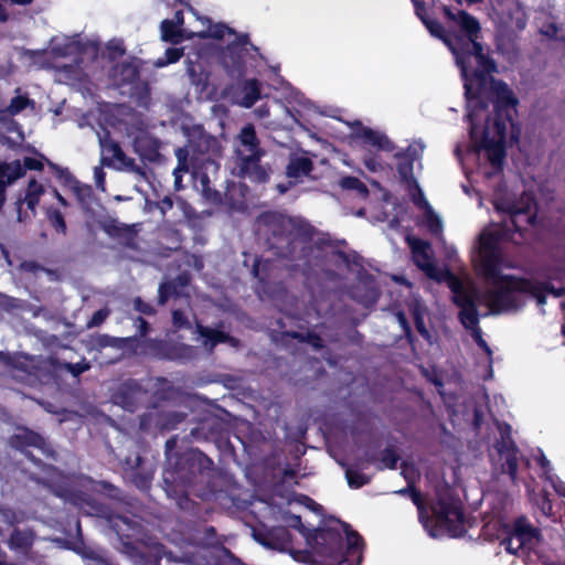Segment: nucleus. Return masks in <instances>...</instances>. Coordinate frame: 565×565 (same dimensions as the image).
<instances>
[{
    "instance_id": "obj_1",
    "label": "nucleus",
    "mask_w": 565,
    "mask_h": 565,
    "mask_svg": "<svg viewBox=\"0 0 565 565\" xmlns=\"http://www.w3.org/2000/svg\"><path fill=\"white\" fill-rule=\"evenodd\" d=\"M459 31L452 32V55L460 71L469 122V152L488 167L486 179L494 177V60L484 53L479 21L465 10L458 12Z\"/></svg>"
},
{
    "instance_id": "obj_2",
    "label": "nucleus",
    "mask_w": 565,
    "mask_h": 565,
    "mask_svg": "<svg viewBox=\"0 0 565 565\" xmlns=\"http://www.w3.org/2000/svg\"><path fill=\"white\" fill-rule=\"evenodd\" d=\"M214 462L199 449L191 448L168 456L162 472L163 490L181 510H191L190 495L207 499L216 492Z\"/></svg>"
},
{
    "instance_id": "obj_3",
    "label": "nucleus",
    "mask_w": 565,
    "mask_h": 565,
    "mask_svg": "<svg viewBox=\"0 0 565 565\" xmlns=\"http://www.w3.org/2000/svg\"><path fill=\"white\" fill-rule=\"evenodd\" d=\"M256 232L268 250L281 259L311 266L312 245L316 227L307 222L277 212H262L255 220Z\"/></svg>"
},
{
    "instance_id": "obj_4",
    "label": "nucleus",
    "mask_w": 565,
    "mask_h": 565,
    "mask_svg": "<svg viewBox=\"0 0 565 565\" xmlns=\"http://www.w3.org/2000/svg\"><path fill=\"white\" fill-rule=\"evenodd\" d=\"M396 493L411 498L418 511V519L427 526L428 522L433 519L428 515L425 500L420 491L409 483L407 487L398 490ZM434 516V527L430 530V535L437 537L440 534L447 533L451 537L462 536L466 532L465 514L459 503L455 502L451 498L439 497L431 505Z\"/></svg>"
},
{
    "instance_id": "obj_5",
    "label": "nucleus",
    "mask_w": 565,
    "mask_h": 565,
    "mask_svg": "<svg viewBox=\"0 0 565 565\" xmlns=\"http://www.w3.org/2000/svg\"><path fill=\"white\" fill-rule=\"evenodd\" d=\"M67 500L85 514L107 520L121 543L120 552L131 562L137 564L143 548L146 547V543L132 541L131 534L128 533L138 526L135 521L114 513L107 504L98 501L90 494L83 492V490L74 489L68 491Z\"/></svg>"
},
{
    "instance_id": "obj_6",
    "label": "nucleus",
    "mask_w": 565,
    "mask_h": 565,
    "mask_svg": "<svg viewBox=\"0 0 565 565\" xmlns=\"http://www.w3.org/2000/svg\"><path fill=\"white\" fill-rule=\"evenodd\" d=\"M338 526L313 529L308 533L307 541L311 545L315 542L316 552L323 557L339 564L348 561L349 556L359 555L364 545L363 537L351 525L339 519H331Z\"/></svg>"
},
{
    "instance_id": "obj_7",
    "label": "nucleus",
    "mask_w": 565,
    "mask_h": 565,
    "mask_svg": "<svg viewBox=\"0 0 565 565\" xmlns=\"http://www.w3.org/2000/svg\"><path fill=\"white\" fill-rule=\"evenodd\" d=\"M499 259L497 258V264ZM547 294L559 297L562 290H556L547 284L521 280L509 275L500 274L497 269V313L509 312L518 309L526 296L537 300L540 306L544 305Z\"/></svg>"
},
{
    "instance_id": "obj_8",
    "label": "nucleus",
    "mask_w": 565,
    "mask_h": 565,
    "mask_svg": "<svg viewBox=\"0 0 565 565\" xmlns=\"http://www.w3.org/2000/svg\"><path fill=\"white\" fill-rule=\"evenodd\" d=\"M518 106L519 98L514 92L507 84L497 82V167L505 149L520 142Z\"/></svg>"
},
{
    "instance_id": "obj_9",
    "label": "nucleus",
    "mask_w": 565,
    "mask_h": 565,
    "mask_svg": "<svg viewBox=\"0 0 565 565\" xmlns=\"http://www.w3.org/2000/svg\"><path fill=\"white\" fill-rule=\"evenodd\" d=\"M505 214V220L497 224V238L508 237L514 231L534 226L536 221V202L531 192L524 191L520 198L504 194L497 202V214Z\"/></svg>"
},
{
    "instance_id": "obj_10",
    "label": "nucleus",
    "mask_w": 565,
    "mask_h": 565,
    "mask_svg": "<svg viewBox=\"0 0 565 565\" xmlns=\"http://www.w3.org/2000/svg\"><path fill=\"white\" fill-rule=\"evenodd\" d=\"M470 257L476 276L492 285L487 291V306L494 313V221L479 233Z\"/></svg>"
},
{
    "instance_id": "obj_11",
    "label": "nucleus",
    "mask_w": 565,
    "mask_h": 565,
    "mask_svg": "<svg viewBox=\"0 0 565 565\" xmlns=\"http://www.w3.org/2000/svg\"><path fill=\"white\" fill-rule=\"evenodd\" d=\"M185 147L191 153L193 174H198L202 169H218L214 157L221 153V146L214 136L200 134L196 138L190 139Z\"/></svg>"
},
{
    "instance_id": "obj_12",
    "label": "nucleus",
    "mask_w": 565,
    "mask_h": 565,
    "mask_svg": "<svg viewBox=\"0 0 565 565\" xmlns=\"http://www.w3.org/2000/svg\"><path fill=\"white\" fill-rule=\"evenodd\" d=\"M500 530L507 535L502 539L501 546L512 555L523 548H531L537 541L536 531L523 519L515 520L513 524L500 522Z\"/></svg>"
},
{
    "instance_id": "obj_13",
    "label": "nucleus",
    "mask_w": 565,
    "mask_h": 565,
    "mask_svg": "<svg viewBox=\"0 0 565 565\" xmlns=\"http://www.w3.org/2000/svg\"><path fill=\"white\" fill-rule=\"evenodd\" d=\"M121 466L125 476L138 490L141 492L150 490L156 471L152 462L134 452L125 457Z\"/></svg>"
},
{
    "instance_id": "obj_14",
    "label": "nucleus",
    "mask_w": 565,
    "mask_h": 565,
    "mask_svg": "<svg viewBox=\"0 0 565 565\" xmlns=\"http://www.w3.org/2000/svg\"><path fill=\"white\" fill-rule=\"evenodd\" d=\"M233 82L224 87V95L245 108L253 107L262 95V83L257 78L232 79Z\"/></svg>"
},
{
    "instance_id": "obj_15",
    "label": "nucleus",
    "mask_w": 565,
    "mask_h": 565,
    "mask_svg": "<svg viewBox=\"0 0 565 565\" xmlns=\"http://www.w3.org/2000/svg\"><path fill=\"white\" fill-rule=\"evenodd\" d=\"M143 353L166 361H183L190 356L191 347L162 339L148 338L142 342Z\"/></svg>"
},
{
    "instance_id": "obj_16",
    "label": "nucleus",
    "mask_w": 565,
    "mask_h": 565,
    "mask_svg": "<svg viewBox=\"0 0 565 565\" xmlns=\"http://www.w3.org/2000/svg\"><path fill=\"white\" fill-rule=\"evenodd\" d=\"M264 156L248 154L234 160L233 173L243 180L255 184H265L270 180L271 168L268 163H262Z\"/></svg>"
},
{
    "instance_id": "obj_17",
    "label": "nucleus",
    "mask_w": 565,
    "mask_h": 565,
    "mask_svg": "<svg viewBox=\"0 0 565 565\" xmlns=\"http://www.w3.org/2000/svg\"><path fill=\"white\" fill-rule=\"evenodd\" d=\"M146 393L147 391L142 387L139 381L128 379L117 386L113 392L111 398L115 404L134 413L138 408L141 398Z\"/></svg>"
},
{
    "instance_id": "obj_18",
    "label": "nucleus",
    "mask_w": 565,
    "mask_h": 565,
    "mask_svg": "<svg viewBox=\"0 0 565 565\" xmlns=\"http://www.w3.org/2000/svg\"><path fill=\"white\" fill-rule=\"evenodd\" d=\"M497 429L501 435V446H497V451L499 452L500 460H504V463L501 466L502 471L508 472L514 479L520 456L511 439V427L509 425H497Z\"/></svg>"
},
{
    "instance_id": "obj_19",
    "label": "nucleus",
    "mask_w": 565,
    "mask_h": 565,
    "mask_svg": "<svg viewBox=\"0 0 565 565\" xmlns=\"http://www.w3.org/2000/svg\"><path fill=\"white\" fill-rule=\"evenodd\" d=\"M246 55L235 44H227L221 54V65L231 79H243L246 75Z\"/></svg>"
},
{
    "instance_id": "obj_20",
    "label": "nucleus",
    "mask_w": 565,
    "mask_h": 565,
    "mask_svg": "<svg viewBox=\"0 0 565 565\" xmlns=\"http://www.w3.org/2000/svg\"><path fill=\"white\" fill-rule=\"evenodd\" d=\"M406 241L411 247L414 264L429 278H436L437 268L429 253L431 249L430 243L414 236H408Z\"/></svg>"
},
{
    "instance_id": "obj_21",
    "label": "nucleus",
    "mask_w": 565,
    "mask_h": 565,
    "mask_svg": "<svg viewBox=\"0 0 565 565\" xmlns=\"http://www.w3.org/2000/svg\"><path fill=\"white\" fill-rule=\"evenodd\" d=\"M248 154H266V150L260 146V141L253 124H246L237 135L234 149V160Z\"/></svg>"
},
{
    "instance_id": "obj_22",
    "label": "nucleus",
    "mask_w": 565,
    "mask_h": 565,
    "mask_svg": "<svg viewBox=\"0 0 565 565\" xmlns=\"http://www.w3.org/2000/svg\"><path fill=\"white\" fill-rule=\"evenodd\" d=\"M44 186L41 183H39L34 178L29 180L24 196L19 198L15 201V210L19 222H23L28 217H30V215L26 212L22 211L24 204H26V207L31 211V215L35 216L36 206L39 205L41 196L44 194Z\"/></svg>"
},
{
    "instance_id": "obj_23",
    "label": "nucleus",
    "mask_w": 565,
    "mask_h": 565,
    "mask_svg": "<svg viewBox=\"0 0 565 565\" xmlns=\"http://www.w3.org/2000/svg\"><path fill=\"white\" fill-rule=\"evenodd\" d=\"M254 539L264 546L284 548L291 542V535L286 526H274L266 532L254 530Z\"/></svg>"
},
{
    "instance_id": "obj_24",
    "label": "nucleus",
    "mask_w": 565,
    "mask_h": 565,
    "mask_svg": "<svg viewBox=\"0 0 565 565\" xmlns=\"http://www.w3.org/2000/svg\"><path fill=\"white\" fill-rule=\"evenodd\" d=\"M134 149L141 159L156 162L160 158V141L148 132H140L134 139Z\"/></svg>"
},
{
    "instance_id": "obj_25",
    "label": "nucleus",
    "mask_w": 565,
    "mask_h": 565,
    "mask_svg": "<svg viewBox=\"0 0 565 565\" xmlns=\"http://www.w3.org/2000/svg\"><path fill=\"white\" fill-rule=\"evenodd\" d=\"M196 332L201 338H203V347L211 351L220 343H227L231 347H236L238 344V340L230 333L212 329L200 323L196 324Z\"/></svg>"
},
{
    "instance_id": "obj_26",
    "label": "nucleus",
    "mask_w": 565,
    "mask_h": 565,
    "mask_svg": "<svg viewBox=\"0 0 565 565\" xmlns=\"http://www.w3.org/2000/svg\"><path fill=\"white\" fill-rule=\"evenodd\" d=\"M398 460L399 455L392 446L383 449L380 456L375 451H371L369 449L364 451V461L367 465H375L377 470H395L397 468Z\"/></svg>"
},
{
    "instance_id": "obj_27",
    "label": "nucleus",
    "mask_w": 565,
    "mask_h": 565,
    "mask_svg": "<svg viewBox=\"0 0 565 565\" xmlns=\"http://www.w3.org/2000/svg\"><path fill=\"white\" fill-rule=\"evenodd\" d=\"M87 484L89 486V490L92 491L90 495L94 498L93 493L103 495L114 502L121 503L125 501V494L122 490L106 480H95L92 477L85 478ZM87 493V491H85ZM89 494V492H88Z\"/></svg>"
},
{
    "instance_id": "obj_28",
    "label": "nucleus",
    "mask_w": 565,
    "mask_h": 565,
    "mask_svg": "<svg viewBox=\"0 0 565 565\" xmlns=\"http://www.w3.org/2000/svg\"><path fill=\"white\" fill-rule=\"evenodd\" d=\"M449 288L452 292V301L459 308H466L476 305V292L463 285V282L450 274Z\"/></svg>"
},
{
    "instance_id": "obj_29",
    "label": "nucleus",
    "mask_w": 565,
    "mask_h": 565,
    "mask_svg": "<svg viewBox=\"0 0 565 565\" xmlns=\"http://www.w3.org/2000/svg\"><path fill=\"white\" fill-rule=\"evenodd\" d=\"M34 539L35 534L33 530H21L19 527H15L10 534V537L8 540V546L12 551L26 553L33 546Z\"/></svg>"
},
{
    "instance_id": "obj_30",
    "label": "nucleus",
    "mask_w": 565,
    "mask_h": 565,
    "mask_svg": "<svg viewBox=\"0 0 565 565\" xmlns=\"http://www.w3.org/2000/svg\"><path fill=\"white\" fill-rule=\"evenodd\" d=\"M359 138L367 145L376 147L380 150L391 152L395 149V145L385 136L373 130L370 127H362L358 132Z\"/></svg>"
},
{
    "instance_id": "obj_31",
    "label": "nucleus",
    "mask_w": 565,
    "mask_h": 565,
    "mask_svg": "<svg viewBox=\"0 0 565 565\" xmlns=\"http://www.w3.org/2000/svg\"><path fill=\"white\" fill-rule=\"evenodd\" d=\"M79 207L85 213L94 211V203L96 202L95 193L90 184L78 182L71 188Z\"/></svg>"
},
{
    "instance_id": "obj_32",
    "label": "nucleus",
    "mask_w": 565,
    "mask_h": 565,
    "mask_svg": "<svg viewBox=\"0 0 565 565\" xmlns=\"http://www.w3.org/2000/svg\"><path fill=\"white\" fill-rule=\"evenodd\" d=\"M9 444L13 449L23 450L26 447H41L44 439L40 434L24 428L21 433L12 435L9 438Z\"/></svg>"
},
{
    "instance_id": "obj_33",
    "label": "nucleus",
    "mask_w": 565,
    "mask_h": 565,
    "mask_svg": "<svg viewBox=\"0 0 565 565\" xmlns=\"http://www.w3.org/2000/svg\"><path fill=\"white\" fill-rule=\"evenodd\" d=\"M313 170V162L308 157H291L286 167V175L289 179L301 180Z\"/></svg>"
},
{
    "instance_id": "obj_34",
    "label": "nucleus",
    "mask_w": 565,
    "mask_h": 565,
    "mask_svg": "<svg viewBox=\"0 0 565 565\" xmlns=\"http://www.w3.org/2000/svg\"><path fill=\"white\" fill-rule=\"evenodd\" d=\"M395 158L398 160L396 170L401 179L407 181L413 177L414 160L416 158V149L409 146L406 150L397 152Z\"/></svg>"
},
{
    "instance_id": "obj_35",
    "label": "nucleus",
    "mask_w": 565,
    "mask_h": 565,
    "mask_svg": "<svg viewBox=\"0 0 565 565\" xmlns=\"http://www.w3.org/2000/svg\"><path fill=\"white\" fill-rule=\"evenodd\" d=\"M39 156L41 159L25 157L23 159V163H21L20 160H13L11 162H7V166H9V168H8L9 172L12 175H15L18 170H20L19 171L21 173L20 178H22L25 174L26 170L42 171L44 168V163L42 160H45L46 158L41 153H39Z\"/></svg>"
},
{
    "instance_id": "obj_36",
    "label": "nucleus",
    "mask_w": 565,
    "mask_h": 565,
    "mask_svg": "<svg viewBox=\"0 0 565 565\" xmlns=\"http://www.w3.org/2000/svg\"><path fill=\"white\" fill-rule=\"evenodd\" d=\"M46 363L52 366L53 369H64L67 372H70L73 376H79L84 372L88 371L90 369V364L83 359V362L78 363H71V362H64L61 363L58 358L54 355H50L46 359Z\"/></svg>"
},
{
    "instance_id": "obj_37",
    "label": "nucleus",
    "mask_w": 565,
    "mask_h": 565,
    "mask_svg": "<svg viewBox=\"0 0 565 565\" xmlns=\"http://www.w3.org/2000/svg\"><path fill=\"white\" fill-rule=\"evenodd\" d=\"M423 24L433 36L441 40L452 53V41L450 39L452 38V32L447 31L444 25L436 19L428 18L427 20H424Z\"/></svg>"
},
{
    "instance_id": "obj_38",
    "label": "nucleus",
    "mask_w": 565,
    "mask_h": 565,
    "mask_svg": "<svg viewBox=\"0 0 565 565\" xmlns=\"http://www.w3.org/2000/svg\"><path fill=\"white\" fill-rule=\"evenodd\" d=\"M164 546L161 543H153L143 548L137 564L140 565H160L163 556Z\"/></svg>"
},
{
    "instance_id": "obj_39",
    "label": "nucleus",
    "mask_w": 565,
    "mask_h": 565,
    "mask_svg": "<svg viewBox=\"0 0 565 565\" xmlns=\"http://www.w3.org/2000/svg\"><path fill=\"white\" fill-rule=\"evenodd\" d=\"M103 152L108 154L111 159H116L127 167H132L135 161L131 158H128L120 145L114 140H104L102 141Z\"/></svg>"
},
{
    "instance_id": "obj_40",
    "label": "nucleus",
    "mask_w": 565,
    "mask_h": 565,
    "mask_svg": "<svg viewBox=\"0 0 565 565\" xmlns=\"http://www.w3.org/2000/svg\"><path fill=\"white\" fill-rule=\"evenodd\" d=\"M8 168L7 162H0V213L7 201V188L20 179L21 174L18 171L15 175H12Z\"/></svg>"
},
{
    "instance_id": "obj_41",
    "label": "nucleus",
    "mask_w": 565,
    "mask_h": 565,
    "mask_svg": "<svg viewBox=\"0 0 565 565\" xmlns=\"http://www.w3.org/2000/svg\"><path fill=\"white\" fill-rule=\"evenodd\" d=\"M102 230L110 237L121 238L131 233L130 226L119 223L116 218L107 217L100 223Z\"/></svg>"
},
{
    "instance_id": "obj_42",
    "label": "nucleus",
    "mask_w": 565,
    "mask_h": 565,
    "mask_svg": "<svg viewBox=\"0 0 565 565\" xmlns=\"http://www.w3.org/2000/svg\"><path fill=\"white\" fill-rule=\"evenodd\" d=\"M161 39L164 42L179 44L183 41L182 30L169 19H164L160 23Z\"/></svg>"
},
{
    "instance_id": "obj_43",
    "label": "nucleus",
    "mask_w": 565,
    "mask_h": 565,
    "mask_svg": "<svg viewBox=\"0 0 565 565\" xmlns=\"http://www.w3.org/2000/svg\"><path fill=\"white\" fill-rule=\"evenodd\" d=\"M339 186L342 190L354 191L361 199H366L370 194L366 184L353 175L342 177L339 180Z\"/></svg>"
},
{
    "instance_id": "obj_44",
    "label": "nucleus",
    "mask_w": 565,
    "mask_h": 565,
    "mask_svg": "<svg viewBox=\"0 0 565 565\" xmlns=\"http://www.w3.org/2000/svg\"><path fill=\"white\" fill-rule=\"evenodd\" d=\"M285 335L295 339L301 343H307L317 351L324 348L323 339L313 331H307L306 333H301L298 331H287L285 332Z\"/></svg>"
},
{
    "instance_id": "obj_45",
    "label": "nucleus",
    "mask_w": 565,
    "mask_h": 565,
    "mask_svg": "<svg viewBox=\"0 0 565 565\" xmlns=\"http://www.w3.org/2000/svg\"><path fill=\"white\" fill-rule=\"evenodd\" d=\"M186 414L183 412H167L159 415L158 425L163 430H173L179 424L184 422Z\"/></svg>"
},
{
    "instance_id": "obj_46",
    "label": "nucleus",
    "mask_w": 565,
    "mask_h": 565,
    "mask_svg": "<svg viewBox=\"0 0 565 565\" xmlns=\"http://www.w3.org/2000/svg\"><path fill=\"white\" fill-rule=\"evenodd\" d=\"M45 161L63 186L71 190V188L78 182V180L73 175L68 168L60 167L49 159H45Z\"/></svg>"
},
{
    "instance_id": "obj_47",
    "label": "nucleus",
    "mask_w": 565,
    "mask_h": 565,
    "mask_svg": "<svg viewBox=\"0 0 565 565\" xmlns=\"http://www.w3.org/2000/svg\"><path fill=\"white\" fill-rule=\"evenodd\" d=\"M424 225L428 228L431 235L437 236L443 233V222L435 213L428 202H425V220Z\"/></svg>"
},
{
    "instance_id": "obj_48",
    "label": "nucleus",
    "mask_w": 565,
    "mask_h": 565,
    "mask_svg": "<svg viewBox=\"0 0 565 565\" xmlns=\"http://www.w3.org/2000/svg\"><path fill=\"white\" fill-rule=\"evenodd\" d=\"M459 320L466 329L473 330L475 328H479V315L477 310V305L461 308L459 310Z\"/></svg>"
},
{
    "instance_id": "obj_49",
    "label": "nucleus",
    "mask_w": 565,
    "mask_h": 565,
    "mask_svg": "<svg viewBox=\"0 0 565 565\" xmlns=\"http://www.w3.org/2000/svg\"><path fill=\"white\" fill-rule=\"evenodd\" d=\"M183 296L181 290H177L174 282L170 280L162 281L158 289V303L163 306L170 298H180Z\"/></svg>"
},
{
    "instance_id": "obj_50",
    "label": "nucleus",
    "mask_w": 565,
    "mask_h": 565,
    "mask_svg": "<svg viewBox=\"0 0 565 565\" xmlns=\"http://www.w3.org/2000/svg\"><path fill=\"white\" fill-rule=\"evenodd\" d=\"M226 34H236L235 30L226 25L225 23L211 24L207 31L199 33L201 39L212 38L215 40H222Z\"/></svg>"
},
{
    "instance_id": "obj_51",
    "label": "nucleus",
    "mask_w": 565,
    "mask_h": 565,
    "mask_svg": "<svg viewBox=\"0 0 565 565\" xmlns=\"http://www.w3.org/2000/svg\"><path fill=\"white\" fill-rule=\"evenodd\" d=\"M46 218L50 225L56 231V233H61L63 235L67 232L66 222L62 212L55 207L50 206L46 210Z\"/></svg>"
},
{
    "instance_id": "obj_52",
    "label": "nucleus",
    "mask_w": 565,
    "mask_h": 565,
    "mask_svg": "<svg viewBox=\"0 0 565 565\" xmlns=\"http://www.w3.org/2000/svg\"><path fill=\"white\" fill-rule=\"evenodd\" d=\"M177 167L173 169L172 174L189 172L191 164V153L186 147H180L175 149Z\"/></svg>"
},
{
    "instance_id": "obj_53",
    "label": "nucleus",
    "mask_w": 565,
    "mask_h": 565,
    "mask_svg": "<svg viewBox=\"0 0 565 565\" xmlns=\"http://www.w3.org/2000/svg\"><path fill=\"white\" fill-rule=\"evenodd\" d=\"M82 557L85 561V565H119L93 548L84 550Z\"/></svg>"
},
{
    "instance_id": "obj_54",
    "label": "nucleus",
    "mask_w": 565,
    "mask_h": 565,
    "mask_svg": "<svg viewBox=\"0 0 565 565\" xmlns=\"http://www.w3.org/2000/svg\"><path fill=\"white\" fill-rule=\"evenodd\" d=\"M537 461L541 465L544 475L550 479L555 491L565 497V482L548 475L551 471V466L546 457L543 454H541L540 457L537 458Z\"/></svg>"
},
{
    "instance_id": "obj_55",
    "label": "nucleus",
    "mask_w": 565,
    "mask_h": 565,
    "mask_svg": "<svg viewBox=\"0 0 565 565\" xmlns=\"http://www.w3.org/2000/svg\"><path fill=\"white\" fill-rule=\"evenodd\" d=\"M52 53L55 56L67 57L72 55H79L82 53V49L77 42H66L63 44L54 45L52 47Z\"/></svg>"
},
{
    "instance_id": "obj_56",
    "label": "nucleus",
    "mask_w": 565,
    "mask_h": 565,
    "mask_svg": "<svg viewBox=\"0 0 565 565\" xmlns=\"http://www.w3.org/2000/svg\"><path fill=\"white\" fill-rule=\"evenodd\" d=\"M345 478L349 487L352 489L362 488L363 486L370 483L371 481L370 477L351 468H348L345 470Z\"/></svg>"
},
{
    "instance_id": "obj_57",
    "label": "nucleus",
    "mask_w": 565,
    "mask_h": 565,
    "mask_svg": "<svg viewBox=\"0 0 565 565\" xmlns=\"http://www.w3.org/2000/svg\"><path fill=\"white\" fill-rule=\"evenodd\" d=\"M122 81L126 83H135L139 79V67L131 62H122L119 67Z\"/></svg>"
},
{
    "instance_id": "obj_58",
    "label": "nucleus",
    "mask_w": 565,
    "mask_h": 565,
    "mask_svg": "<svg viewBox=\"0 0 565 565\" xmlns=\"http://www.w3.org/2000/svg\"><path fill=\"white\" fill-rule=\"evenodd\" d=\"M33 100L30 99L28 96H14L11 100L9 106L7 107V111L11 116H15L23 111L29 105H32Z\"/></svg>"
},
{
    "instance_id": "obj_59",
    "label": "nucleus",
    "mask_w": 565,
    "mask_h": 565,
    "mask_svg": "<svg viewBox=\"0 0 565 565\" xmlns=\"http://www.w3.org/2000/svg\"><path fill=\"white\" fill-rule=\"evenodd\" d=\"M268 266L269 262L264 260L262 257H256L254 259L252 274L255 278H257L260 282H266L269 275H268Z\"/></svg>"
},
{
    "instance_id": "obj_60",
    "label": "nucleus",
    "mask_w": 565,
    "mask_h": 565,
    "mask_svg": "<svg viewBox=\"0 0 565 565\" xmlns=\"http://www.w3.org/2000/svg\"><path fill=\"white\" fill-rule=\"evenodd\" d=\"M471 331H472L471 335H472L475 342L477 343V345L480 349H482L484 351V353L489 358V363H490L489 376H492V349L489 347L487 341L482 338V332H481L480 328H475Z\"/></svg>"
},
{
    "instance_id": "obj_61",
    "label": "nucleus",
    "mask_w": 565,
    "mask_h": 565,
    "mask_svg": "<svg viewBox=\"0 0 565 565\" xmlns=\"http://www.w3.org/2000/svg\"><path fill=\"white\" fill-rule=\"evenodd\" d=\"M413 318H414V323H415V328L417 330V332L427 341H430V332L428 331V329L426 328V324H425V321H424V316L423 313L420 312L419 309L415 308L413 310Z\"/></svg>"
},
{
    "instance_id": "obj_62",
    "label": "nucleus",
    "mask_w": 565,
    "mask_h": 565,
    "mask_svg": "<svg viewBox=\"0 0 565 565\" xmlns=\"http://www.w3.org/2000/svg\"><path fill=\"white\" fill-rule=\"evenodd\" d=\"M201 185H202V191L204 193V195L217 203V202H221L222 201V196H221V193L217 191V190H212L211 186H210V179L207 177L206 173H202L201 175Z\"/></svg>"
},
{
    "instance_id": "obj_63",
    "label": "nucleus",
    "mask_w": 565,
    "mask_h": 565,
    "mask_svg": "<svg viewBox=\"0 0 565 565\" xmlns=\"http://www.w3.org/2000/svg\"><path fill=\"white\" fill-rule=\"evenodd\" d=\"M117 350H127L130 354H137L140 342L137 335L120 338Z\"/></svg>"
},
{
    "instance_id": "obj_64",
    "label": "nucleus",
    "mask_w": 565,
    "mask_h": 565,
    "mask_svg": "<svg viewBox=\"0 0 565 565\" xmlns=\"http://www.w3.org/2000/svg\"><path fill=\"white\" fill-rule=\"evenodd\" d=\"M396 319H397V322L399 323L401 328L403 329L404 337L406 338L407 342L411 345H414L415 337L413 334L411 324H409V322L407 320V317H406L405 312L404 311H398L396 313Z\"/></svg>"
}]
</instances>
